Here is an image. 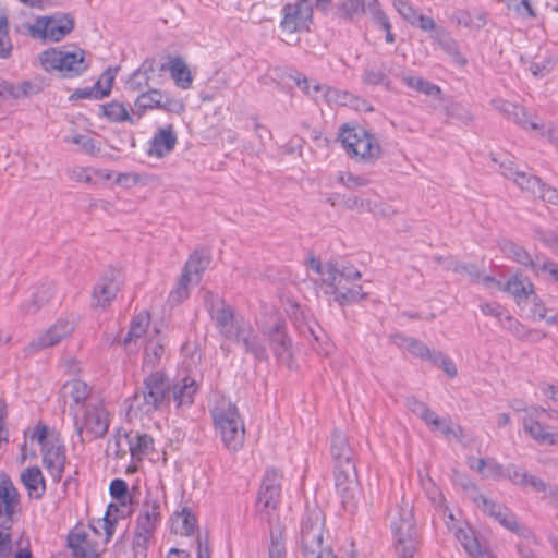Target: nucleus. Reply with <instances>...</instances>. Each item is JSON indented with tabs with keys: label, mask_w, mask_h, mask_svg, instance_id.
<instances>
[{
	"label": "nucleus",
	"mask_w": 558,
	"mask_h": 558,
	"mask_svg": "<svg viewBox=\"0 0 558 558\" xmlns=\"http://www.w3.org/2000/svg\"><path fill=\"white\" fill-rule=\"evenodd\" d=\"M393 539V550L397 558H415L420 546L421 535L413 513V507L402 498L388 512Z\"/></svg>",
	"instance_id": "obj_1"
},
{
	"label": "nucleus",
	"mask_w": 558,
	"mask_h": 558,
	"mask_svg": "<svg viewBox=\"0 0 558 558\" xmlns=\"http://www.w3.org/2000/svg\"><path fill=\"white\" fill-rule=\"evenodd\" d=\"M325 514L318 507L306 508L300 525L299 558H338L324 546Z\"/></svg>",
	"instance_id": "obj_2"
},
{
	"label": "nucleus",
	"mask_w": 558,
	"mask_h": 558,
	"mask_svg": "<svg viewBox=\"0 0 558 558\" xmlns=\"http://www.w3.org/2000/svg\"><path fill=\"white\" fill-rule=\"evenodd\" d=\"M170 389V378L163 371L151 372L144 378L143 389L133 396V403L145 414L169 410Z\"/></svg>",
	"instance_id": "obj_3"
},
{
	"label": "nucleus",
	"mask_w": 558,
	"mask_h": 558,
	"mask_svg": "<svg viewBox=\"0 0 558 558\" xmlns=\"http://www.w3.org/2000/svg\"><path fill=\"white\" fill-rule=\"evenodd\" d=\"M211 416L225 446L231 451L241 449L245 428L236 405L231 402L219 404L213 409Z\"/></svg>",
	"instance_id": "obj_4"
},
{
	"label": "nucleus",
	"mask_w": 558,
	"mask_h": 558,
	"mask_svg": "<svg viewBox=\"0 0 558 558\" xmlns=\"http://www.w3.org/2000/svg\"><path fill=\"white\" fill-rule=\"evenodd\" d=\"M84 54V50L78 48L74 50L49 48L43 51L38 59L45 71H59L63 77L72 78L87 70L88 63Z\"/></svg>",
	"instance_id": "obj_5"
},
{
	"label": "nucleus",
	"mask_w": 558,
	"mask_h": 558,
	"mask_svg": "<svg viewBox=\"0 0 558 558\" xmlns=\"http://www.w3.org/2000/svg\"><path fill=\"white\" fill-rule=\"evenodd\" d=\"M205 306L218 332L226 339L232 340L238 332V326L248 320L236 317L234 308L217 293L207 291L205 294Z\"/></svg>",
	"instance_id": "obj_6"
},
{
	"label": "nucleus",
	"mask_w": 558,
	"mask_h": 558,
	"mask_svg": "<svg viewBox=\"0 0 558 558\" xmlns=\"http://www.w3.org/2000/svg\"><path fill=\"white\" fill-rule=\"evenodd\" d=\"M335 485L343 509L353 513L357 509L360 499L355 462L335 464Z\"/></svg>",
	"instance_id": "obj_7"
},
{
	"label": "nucleus",
	"mask_w": 558,
	"mask_h": 558,
	"mask_svg": "<svg viewBox=\"0 0 558 558\" xmlns=\"http://www.w3.org/2000/svg\"><path fill=\"white\" fill-rule=\"evenodd\" d=\"M280 27L287 33L310 32L313 23L312 0H299L296 3H286L282 8Z\"/></svg>",
	"instance_id": "obj_8"
},
{
	"label": "nucleus",
	"mask_w": 558,
	"mask_h": 558,
	"mask_svg": "<svg viewBox=\"0 0 558 558\" xmlns=\"http://www.w3.org/2000/svg\"><path fill=\"white\" fill-rule=\"evenodd\" d=\"M74 28V20L70 15H53L38 17L33 25L28 26L33 38H48L59 41Z\"/></svg>",
	"instance_id": "obj_9"
},
{
	"label": "nucleus",
	"mask_w": 558,
	"mask_h": 558,
	"mask_svg": "<svg viewBox=\"0 0 558 558\" xmlns=\"http://www.w3.org/2000/svg\"><path fill=\"white\" fill-rule=\"evenodd\" d=\"M108 412L104 407V403L99 400L92 401L85 404L84 411V423L80 424L78 418L75 417L76 433L82 437L84 429L87 434H90L92 439L104 437L109 428ZM84 441L83 438H81Z\"/></svg>",
	"instance_id": "obj_10"
},
{
	"label": "nucleus",
	"mask_w": 558,
	"mask_h": 558,
	"mask_svg": "<svg viewBox=\"0 0 558 558\" xmlns=\"http://www.w3.org/2000/svg\"><path fill=\"white\" fill-rule=\"evenodd\" d=\"M277 362L291 367L292 339L288 333L287 322L277 318L275 324L264 331Z\"/></svg>",
	"instance_id": "obj_11"
},
{
	"label": "nucleus",
	"mask_w": 558,
	"mask_h": 558,
	"mask_svg": "<svg viewBox=\"0 0 558 558\" xmlns=\"http://www.w3.org/2000/svg\"><path fill=\"white\" fill-rule=\"evenodd\" d=\"M337 274L338 271L335 274V280H330L324 286V294L329 295L331 301L345 307L367 298L368 293L364 291L362 284L356 281L345 282V279L337 277Z\"/></svg>",
	"instance_id": "obj_12"
},
{
	"label": "nucleus",
	"mask_w": 558,
	"mask_h": 558,
	"mask_svg": "<svg viewBox=\"0 0 558 558\" xmlns=\"http://www.w3.org/2000/svg\"><path fill=\"white\" fill-rule=\"evenodd\" d=\"M74 329L75 324L73 320L68 318L58 319L47 330L33 339L24 351L28 355H34L41 350L54 347L70 336Z\"/></svg>",
	"instance_id": "obj_13"
},
{
	"label": "nucleus",
	"mask_w": 558,
	"mask_h": 558,
	"mask_svg": "<svg viewBox=\"0 0 558 558\" xmlns=\"http://www.w3.org/2000/svg\"><path fill=\"white\" fill-rule=\"evenodd\" d=\"M231 341L241 344L244 352L253 355L257 362H268L269 354L264 340L255 332L250 322L238 326V332Z\"/></svg>",
	"instance_id": "obj_14"
},
{
	"label": "nucleus",
	"mask_w": 558,
	"mask_h": 558,
	"mask_svg": "<svg viewBox=\"0 0 558 558\" xmlns=\"http://www.w3.org/2000/svg\"><path fill=\"white\" fill-rule=\"evenodd\" d=\"M170 403L173 402L177 409L192 407L199 390L198 383L193 377L181 374L170 379Z\"/></svg>",
	"instance_id": "obj_15"
},
{
	"label": "nucleus",
	"mask_w": 558,
	"mask_h": 558,
	"mask_svg": "<svg viewBox=\"0 0 558 558\" xmlns=\"http://www.w3.org/2000/svg\"><path fill=\"white\" fill-rule=\"evenodd\" d=\"M544 413L545 409L531 407L527 415H524L522 418L523 430L539 445H557L558 433L546 430L545 426L539 422Z\"/></svg>",
	"instance_id": "obj_16"
},
{
	"label": "nucleus",
	"mask_w": 558,
	"mask_h": 558,
	"mask_svg": "<svg viewBox=\"0 0 558 558\" xmlns=\"http://www.w3.org/2000/svg\"><path fill=\"white\" fill-rule=\"evenodd\" d=\"M296 86L307 96L312 97L315 100L323 98L326 102L331 104H340L345 105L349 94L332 88L325 84L312 83L306 76L302 74H298L294 78Z\"/></svg>",
	"instance_id": "obj_17"
},
{
	"label": "nucleus",
	"mask_w": 558,
	"mask_h": 558,
	"mask_svg": "<svg viewBox=\"0 0 558 558\" xmlns=\"http://www.w3.org/2000/svg\"><path fill=\"white\" fill-rule=\"evenodd\" d=\"M119 271L110 268L99 278L92 294V306L106 307L119 291Z\"/></svg>",
	"instance_id": "obj_18"
},
{
	"label": "nucleus",
	"mask_w": 558,
	"mask_h": 558,
	"mask_svg": "<svg viewBox=\"0 0 558 558\" xmlns=\"http://www.w3.org/2000/svg\"><path fill=\"white\" fill-rule=\"evenodd\" d=\"M281 493V476L275 469L266 471L258 492L257 507L268 510L278 505Z\"/></svg>",
	"instance_id": "obj_19"
},
{
	"label": "nucleus",
	"mask_w": 558,
	"mask_h": 558,
	"mask_svg": "<svg viewBox=\"0 0 558 558\" xmlns=\"http://www.w3.org/2000/svg\"><path fill=\"white\" fill-rule=\"evenodd\" d=\"M160 520V502L157 499H150L147 497L143 504L141 513L137 517L135 532L153 537Z\"/></svg>",
	"instance_id": "obj_20"
},
{
	"label": "nucleus",
	"mask_w": 558,
	"mask_h": 558,
	"mask_svg": "<svg viewBox=\"0 0 558 558\" xmlns=\"http://www.w3.org/2000/svg\"><path fill=\"white\" fill-rule=\"evenodd\" d=\"M393 7L401 17L413 27H417L426 33H432V31L436 28L437 23L433 17L421 13L408 1L395 0Z\"/></svg>",
	"instance_id": "obj_21"
},
{
	"label": "nucleus",
	"mask_w": 558,
	"mask_h": 558,
	"mask_svg": "<svg viewBox=\"0 0 558 558\" xmlns=\"http://www.w3.org/2000/svg\"><path fill=\"white\" fill-rule=\"evenodd\" d=\"M73 558H100L97 542L88 538L86 532L71 531L66 538Z\"/></svg>",
	"instance_id": "obj_22"
},
{
	"label": "nucleus",
	"mask_w": 558,
	"mask_h": 558,
	"mask_svg": "<svg viewBox=\"0 0 558 558\" xmlns=\"http://www.w3.org/2000/svg\"><path fill=\"white\" fill-rule=\"evenodd\" d=\"M347 154L365 162H374L381 155V146L375 135L365 130L364 137L360 140L356 146L349 148Z\"/></svg>",
	"instance_id": "obj_23"
},
{
	"label": "nucleus",
	"mask_w": 558,
	"mask_h": 558,
	"mask_svg": "<svg viewBox=\"0 0 558 558\" xmlns=\"http://www.w3.org/2000/svg\"><path fill=\"white\" fill-rule=\"evenodd\" d=\"M177 142L178 138L172 125L159 129L151 138L148 154L162 158L174 149Z\"/></svg>",
	"instance_id": "obj_24"
},
{
	"label": "nucleus",
	"mask_w": 558,
	"mask_h": 558,
	"mask_svg": "<svg viewBox=\"0 0 558 558\" xmlns=\"http://www.w3.org/2000/svg\"><path fill=\"white\" fill-rule=\"evenodd\" d=\"M501 290L511 294L521 306L535 295L534 286L527 277L514 275L508 279Z\"/></svg>",
	"instance_id": "obj_25"
},
{
	"label": "nucleus",
	"mask_w": 558,
	"mask_h": 558,
	"mask_svg": "<svg viewBox=\"0 0 558 558\" xmlns=\"http://www.w3.org/2000/svg\"><path fill=\"white\" fill-rule=\"evenodd\" d=\"M430 39L436 43L453 61L459 65H465L468 60L460 52L459 45L449 33L441 26L436 24V28L429 33Z\"/></svg>",
	"instance_id": "obj_26"
},
{
	"label": "nucleus",
	"mask_w": 558,
	"mask_h": 558,
	"mask_svg": "<svg viewBox=\"0 0 558 558\" xmlns=\"http://www.w3.org/2000/svg\"><path fill=\"white\" fill-rule=\"evenodd\" d=\"M456 537L472 558H494L490 549L480 543L472 529H458Z\"/></svg>",
	"instance_id": "obj_27"
},
{
	"label": "nucleus",
	"mask_w": 558,
	"mask_h": 558,
	"mask_svg": "<svg viewBox=\"0 0 558 558\" xmlns=\"http://www.w3.org/2000/svg\"><path fill=\"white\" fill-rule=\"evenodd\" d=\"M129 451L133 461L141 462L154 450V439L148 434L130 432L125 435Z\"/></svg>",
	"instance_id": "obj_28"
},
{
	"label": "nucleus",
	"mask_w": 558,
	"mask_h": 558,
	"mask_svg": "<svg viewBox=\"0 0 558 558\" xmlns=\"http://www.w3.org/2000/svg\"><path fill=\"white\" fill-rule=\"evenodd\" d=\"M169 71L175 85L182 89L191 87L193 77L185 61L180 57L171 58L169 62L161 63L159 72Z\"/></svg>",
	"instance_id": "obj_29"
},
{
	"label": "nucleus",
	"mask_w": 558,
	"mask_h": 558,
	"mask_svg": "<svg viewBox=\"0 0 558 558\" xmlns=\"http://www.w3.org/2000/svg\"><path fill=\"white\" fill-rule=\"evenodd\" d=\"M330 452L336 464L355 462L353 448L351 447L347 435L339 429H335L332 433Z\"/></svg>",
	"instance_id": "obj_30"
},
{
	"label": "nucleus",
	"mask_w": 558,
	"mask_h": 558,
	"mask_svg": "<svg viewBox=\"0 0 558 558\" xmlns=\"http://www.w3.org/2000/svg\"><path fill=\"white\" fill-rule=\"evenodd\" d=\"M21 482L27 489L29 498L40 499L46 493V482L38 466L26 468L21 473Z\"/></svg>",
	"instance_id": "obj_31"
},
{
	"label": "nucleus",
	"mask_w": 558,
	"mask_h": 558,
	"mask_svg": "<svg viewBox=\"0 0 558 558\" xmlns=\"http://www.w3.org/2000/svg\"><path fill=\"white\" fill-rule=\"evenodd\" d=\"M53 294L54 288L51 283L39 284L32 292L29 300L22 303L21 310L26 314H35L51 300Z\"/></svg>",
	"instance_id": "obj_32"
},
{
	"label": "nucleus",
	"mask_w": 558,
	"mask_h": 558,
	"mask_svg": "<svg viewBox=\"0 0 558 558\" xmlns=\"http://www.w3.org/2000/svg\"><path fill=\"white\" fill-rule=\"evenodd\" d=\"M365 0H340L335 7L333 15L345 22H356L365 13Z\"/></svg>",
	"instance_id": "obj_33"
},
{
	"label": "nucleus",
	"mask_w": 558,
	"mask_h": 558,
	"mask_svg": "<svg viewBox=\"0 0 558 558\" xmlns=\"http://www.w3.org/2000/svg\"><path fill=\"white\" fill-rule=\"evenodd\" d=\"M90 393L88 385L81 379H72L66 381L61 388V396L66 399H71L72 403L70 408L78 404H86Z\"/></svg>",
	"instance_id": "obj_34"
},
{
	"label": "nucleus",
	"mask_w": 558,
	"mask_h": 558,
	"mask_svg": "<svg viewBox=\"0 0 558 558\" xmlns=\"http://www.w3.org/2000/svg\"><path fill=\"white\" fill-rule=\"evenodd\" d=\"M209 263L210 257L208 254L202 251H195L185 263L182 275H186V278L194 281V284H197Z\"/></svg>",
	"instance_id": "obj_35"
},
{
	"label": "nucleus",
	"mask_w": 558,
	"mask_h": 558,
	"mask_svg": "<svg viewBox=\"0 0 558 558\" xmlns=\"http://www.w3.org/2000/svg\"><path fill=\"white\" fill-rule=\"evenodd\" d=\"M100 116L109 122H129L131 124H135V121L130 116L124 105L117 100H113L105 105H100Z\"/></svg>",
	"instance_id": "obj_36"
},
{
	"label": "nucleus",
	"mask_w": 558,
	"mask_h": 558,
	"mask_svg": "<svg viewBox=\"0 0 558 558\" xmlns=\"http://www.w3.org/2000/svg\"><path fill=\"white\" fill-rule=\"evenodd\" d=\"M20 502V494L13 482L8 477H3L0 482V508L16 510Z\"/></svg>",
	"instance_id": "obj_37"
},
{
	"label": "nucleus",
	"mask_w": 558,
	"mask_h": 558,
	"mask_svg": "<svg viewBox=\"0 0 558 558\" xmlns=\"http://www.w3.org/2000/svg\"><path fill=\"white\" fill-rule=\"evenodd\" d=\"M163 98L165 96L159 89L142 93L135 100L134 113L141 117L147 109H158Z\"/></svg>",
	"instance_id": "obj_38"
},
{
	"label": "nucleus",
	"mask_w": 558,
	"mask_h": 558,
	"mask_svg": "<svg viewBox=\"0 0 558 558\" xmlns=\"http://www.w3.org/2000/svg\"><path fill=\"white\" fill-rule=\"evenodd\" d=\"M41 453L45 468L65 464V447L62 444L52 441L46 447L41 448Z\"/></svg>",
	"instance_id": "obj_39"
},
{
	"label": "nucleus",
	"mask_w": 558,
	"mask_h": 558,
	"mask_svg": "<svg viewBox=\"0 0 558 558\" xmlns=\"http://www.w3.org/2000/svg\"><path fill=\"white\" fill-rule=\"evenodd\" d=\"M163 353V344H161L159 341L149 340L145 348L143 369L145 372H154L155 367L159 364Z\"/></svg>",
	"instance_id": "obj_40"
},
{
	"label": "nucleus",
	"mask_w": 558,
	"mask_h": 558,
	"mask_svg": "<svg viewBox=\"0 0 558 558\" xmlns=\"http://www.w3.org/2000/svg\"><path fill=\"white\" fill-rule=\"evenodd\" d=\"M284 529L277 524L270 529L268 558H286Z\"/></svg>",
	"instance_id": "obj_41"
},
{
	"label": "nucleus",
	"mask_w": 558,
	"mask_h": 558,
	"mask_svg": "<svg viewBox=\"0 0 558 558\" xmlns=\"http://www.w3.org/2000/svg\"><path fill=\"white\" fill-rule=\"evenodd\" d=\"M514 183L524 192L530 193L536 197L542 192L543 181L541 178L533 175L529 172L521 171L517 174Z\"/></svg>",
	"instance_id": "obj_42"
},
{
	"label": "nucleus",
	"mask_w": 558,
	"mask_h": 558,
	"mask_svg": "<svg viewBox=\"0 0 558 558\" xmlns=\"http://www.w3.org/2000/svg\"><path fill=\"white\" fill-rule=\"evenodd\" d=\"M149 320L148 313L143 312L136 315L131 322L130 329L123 339V343L128 345L134 339L141 338L146 332Z\"/></svg>",
	"instance_id": "obj_43"
},
{
	"label": "nucleus",
	"mask_w": 558,
	"mask_h": 558,
	"mask_svg": "<svg viewBox=\"0 0 558 558\" xmlns=\"http://www.w3.org/2000/svg\"><path fill=\"white\" fill-rule=\"evenodd\" d=\"M175 521V533H180L182 535H192L196 527V518L192 510L187 507H184L180 513L177 514Z\"/></svg>",
	"instance_id": "obj_44"
},
{
	"label": "nucleus",
	"mask_w": 558,
	"mask_h": 558,
	"mask_svg": "<svg viewBox=\"0 0 558 558\" xmlns=\"http://www.w3.org/2000/svg\"><path fill=\"white\" fill-rule=\"evenodd\" d=\"M402 81L410 88L421 92L428 96H437L440 94V87L421 76L404 75Z\"/></svg>",
	"instance_id": "obj_45"
},
{
	"label": "nucleus",
	"mask_w": 558,
	"mask_h": 558,
	"mask_svg": "<svg viewBox=\"0 0 558 558\" xmlns=\"http://www.w3.org/2000/svg\"><path fill=\"white\" fill-rule=\"evenodd\" d=\"M363 81L368 85L387 84L389 80L384 63H369L364 70Z\"/></svg>",
	"instance_id": "obj_46"
},
{
	"label": "nucleus",
	"mask_w": 558,
	"mask_h": 558,
	"mask_svg": "<svg viewBox=\"0 0 558 558\" xmlns=\"http://www.w3.org/2000/svg\"><path fill=\"white\" fill-rule=\"evenodd\" d=\"M499 523L507 530L511 531L512 533L524 537V538H531L534 537L533 532L525 525L520 524L517 520L515 514L508 509L506 513H504L501 520Z\"/></svg>",
	"instance_id": "obj_47"
},
{
	"label": "nucleus",
	"mask_w": 558,
	"mask_h": 558,
	"mask_svg": "<svg viewBox=\"0 0 558 558\" xmlns=\"http://www.w3.org/2000/svg\"><path fill=\"white\" fill-rule=\"evenodd\" d=\"M364 131L365 129L360 125L349 126L348 124H344L341 128L339 140L341 141L345 151H348L349 148L356 146L360 140L364 137Z\"/></svg>",
	"instance_id": "obj_48"
},
{
	"label": "nucleus",
	"mask_w": 558,
	"mask_h": 558,
	"mask_svg": "<svg viewBox=\"0 0 558 558\" xmlns=\"http://www.w3.org/2000/svg\"><path fill=\"white\" fill-rule=\"evenodd\" d=\"M13 53V43L9 35V21L7 15H0V59L8 60Z\"/></svg>",
	"instance_id": "obj_49"
},
{
	"label": "nucleus",
	"mask_w": 558,
	"mask_h": 558,
	"mask_svg": "<svg viewBox=\"0 0 558 558\" xmlns=\"http://www.w3.org/2000/svg\"><path fill=\"white\" fill-rule=\"evenodd\" d=\"M109 493L121 506L132 504V497L129 494V486L122 478H114L109 485Z\"/></svg>",
	"instance_id": "obj_50"
},
{
	"label": "nucleus",
	"mask_w": 558,
	"mask_h": 558,
	"mask_svg": "<svg viewBox=\"0 0 558 558\" xmlns=\"http://www.w3.org/2000/svg\"><path fill=\"white\" fill-rule=\"evenodd\" d=\"M308 267L320 276L322 286H325L326 282H329L330 280H335L337 269L333 267V263L329 262L322 264L318 258L311 256L308 259Z\"/></svg>",
	"instance_id": "obj_51"
},
{
	"label": "nucleus",
	"mask_w": 558,
	"mask_h": 558,
	"mask_svg": "<svg viewBox=\"0 0 558 558\" xmlns=\"http://www.w3.org/2000/svg\"><path fill=\"white\" fill-rule=\"evenodd\" d=\"M509 10H512L522 19H535L536 11L532 4V0H502Z\"/></svg>",
	"instance_id": "obj_52"
},
{
	"label": "nucleus",
	"mask_w": 558,
	"mask_h": 558,
	"mask_svg": "<svg viewBox=\"0 0 558 558\" xmlns=\"http://www.w3.org/2000/svg\"><path fill=\"white\" fill-rule=\"evenodd\" d=\"M448 267L457 274L468 276L474 282H478L482 277V270L476 264L451 260Z\"/></svg>",
	"instance_id": "obj_53"
},
{
	"label": "nucleus",
	"mask_w": 558,
	"mask_h": 558,
	"mask_svg": "<svg viewBox=\"0 0 558 558\" xmlns=\"http://www.w3.org/2000/svg\"><path fill=\"white\" fill-rule=\"evenodd\" d=\"M511 120L523 129L541 130L543 124L529 114L525 108L518 106V110H514Z\"/></svg>",
	"instance_id": "obj_54"
},
{
	"label": "nucleus",
	"mask_w": 558,
	"mask_h": 558,
	"mask_svg": "<svg viewBox=\"0 0 558 558\" xmlns=\"http://www.w3.org/2000/svg\"><path fill=\"white\" fill-rule=\"evenodd\" d=\"M501 326L520 340L529 339V329L509 314L505 315V322H501Z\"/></svg>",
	"instance_id": "obj_55"
},
{
	"label": "nucleus",
	"mask_w": 558,
	"mask_h": 558,
	"mask_svg": "<svg viewBox=\"0 0 558 558\" xmlns=\"http://www.w3.org/2000/svg\"><path fill=\"white\" fill-rule=\"evenodd\" d=\"M117 72L118 68H107L94 84V87L97 88V92L107 90L108 97L111 93Z\"/></svg>",
	"instance_id": "obj_56"
},
{
	"label": "nucleus",
	"mask_w": 558,
	"mask_h": 558,
	"mask_svg": "<svg viewBox=\"0 0 558 558\" xmlns=\"http://www.w3.org/2000/svg\"><path fill=\"white\" fill-rule=\"evenodd\" d=\"M480 500L483 506L484 512L494 518L496 521H500L504 513L508 510V508L501 504H498L489 498L484 496H480Z\"/></svg>",
	"instance_id": "obj_57"
},
{
	"label": "nucleus",
	"mask_w": 558,
	"mask_h": 558,
	"mask_svg": "<svg viewBox=\"0 0 558 558\" xmlns=\"http://www.w3.org/2000/svg\"><path fill=\"white\" fill-rule=\"evenodd\" d=\"M333 267L338 270L337 277L345 279V282L357 281L362 278L361 271L349 263H333Z\"/></svg>",
	"instance_id": "obj_58"
},
{
	"label": "nucleus",
	"mask_w": 558,
	"mask_h": 558,
	"mask_svg": "<svg viewBox=\"0 0 558 558\" xmlns=\"http://www.w3.org/2000/svg\"><path fill=\"white\" fill-rule=\"evenodd\" d=\"M190 283H194V281H192L191 279L186 278V275H181L175 289H173L170 292L171 301H173L175 303H181L184 300H186L189 298V295H190V292H189V284Z\"/></svg>",
	"instance_id": "obj_59"
},
{
	"label": "nucleus",
	"mask_w": 558,
	"mask_h": 558,
	"mask_svg": "<svg viewBox=\"0 0 558 558\" xmlns=\"http://www.w3.org/2000/svg\"><path fill=\"white\" fill-rule=\"evenodd\" d=\"M153 537L148 535H143L141 533H136L133 537L132 547L133 554L135 558H146L148 544Z\"/></svg>",
	"instance_id": "obj_60"
},
{
	"label": "nucleus",
	"mask_w": 558,
	"mask_h": 558,
	"mask_svg": "<svg viewBox=\"0 0 558 558\" xmlns=\"http://www.w3.org/2000/svg\"><path fill=\"white\" fill-rule=\"evenodd\" d=\"M504 478L510 480L513 484L524 486L527 485L529 474L514 464H509L505 469Z\"/></svg>",
	"instance_id": "obj_61"
},
{
	"label": "nucleus",
	"mask_w": 558,
	"mask_h": 558,
	"mask_svg": "<svg viewBox=\"0 0 558 558\" xmlns=\"http://www.w3.org/2000/svg\"><path fill=\"white\" fill-rule=\"evenodd\" d=\"M107 97V90H100L97 92V88L94 86L92 87H84V88H76L70 99H95V100H101Z\"/></svg>",
	"instance_id": "obj_62"
},
{
	"label": "nucleus",
	"mask_w": 558,
	"mask_h": 558,
	"mask_svg": "<svg viewBox=\"0 0 558 558\" xmlns=\"http://www.w3.org/2000/svg\"><path fill=\"white\" fill-rule=\"evenodd\" d=\"M505 469L506 466L498 463L494 458H488L486 459L485 470L481 474L486 478H504Z\"/></svg>",
	"instance_id": "obj_63"
},
{
	"label": "nucleus",
	"mask_w": 558,
	"mask_h": 558,
	"mask_svg": "<svg viewBox=\"0 0 558 558\" xmlns=\"http://www.w3.org/2000/svg\"><path fill=\"white\" fill-rule=\"evenodd\" d=\"M537 239L558 255V233L556 231L535 230Z\"/></svg>",
	"instance_id": "obj_64"
}]
</instances>
